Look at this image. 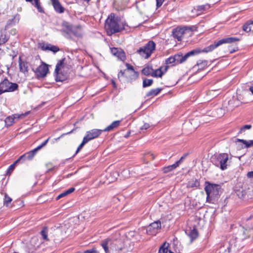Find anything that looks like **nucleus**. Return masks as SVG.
I'll return each instance as SVG.
<instances>
[{
	"instance_id": "obj_8",
	"label": "nucleus",
	"mask_w": 253,
	"mask_h": 253,
	"mask_svg": "<svg viewBox=\"0 0 253 253\" xmlns=\"http://www.w3.org/2000/svg\"><path fill=\"white\" fill-rule=\"evenodd\" d=\"M64 61L65 58L59 60L56 65L54 74L55 77V81L56 82H63L67 79V77L65 75L62 74L61 72H59L64 66Z\"/></svg>"
},
{
	"instance_id": "obj_6",
	"label": "nucleus",
	"mask_w": 253,
	"mask_h": 253,
	"mask_svg": "<svg viewBox=\"0 0 253 253\" xmlns=\"http://www.w3.org/2000/svg\"><path fill=\"white\" fill-rule=\"evenodd\" d=\"M229 155L227 153H221L215 157V160L213 162V164L222 170L227 169L228 165Z\"/></svg>"
},
{
	"instance_id": "obj_34",
	"label": "nucleus",
	"mask_w": 253,
	"mask_h": 253,
	"mask_svg": "<svg viewBox=\"0 0 253 253\" xmlns=\"http://www.w3.org/2000/svg\"><path fill=\"white\" fill-rule=\"evenodd\" d=\"M115 56L117 57L119 59L123 61L126 59L125 52L122 49L119 50L117 54H116Z\"/></svg>"
},
{
	"instance_id": "obj_30",
	"label": "nucleus",
	"mask_w": 253,
	"mask_h": 253,
	"mask_svg": "<svg viewBox=\"0 0 253 253\" xmlns=\"http://www.w3.org/2000/svg\"><path fill=\"white\" fill-rule=\"evenodd\" d=\"M162 90V88L152 89L148 92L146 95L147 97H153L157 95Z\"/></svg>"
},
{
	"instance_id": "obj_37",
	"label": "nucleus",
	"mask_w": 253,
	"mask_h": 253,
	"mask_svg": "<svg viewBox=\"0 0 253 253\" xmlns=\"http://www.w3.org/2000/svg\"><path fill=\"white\" fill-rule=\"evenodd\" d=\"M153 83V80L145 78L143 80L142 86L143 87L150 86Z\"/></svg>"
},
{
	"instance_id": "obj_25",
	"label": "nucleus",
	"mask_w": 253,
	"mask_h": 253,
	"mask_svg": "<svg viewBox=\"0 0 253 253\" xmlns=\"http://www.w3.org/2000/svg\"><path fill=\"white\" fill-rule=\"evenodd\" d=\"M169 244L167 242H164L160 247L158 253H174L169 250Z\"/></svg>"
},
{
	"instance_id": "obj_19",
	"label": "nucleus",
	"mask_w": 253,
	"mask_h": 253,
	"mask_svg": "<svg viewBox=\"0 0 253 253\" xmlns=\"http://www.w3.org/2000/svg\"><path fill=\"white\" fill-rule=\"evenodd\" d=\"M53 7L55 11L58 13H62L65 11V8L62 6L58 0H51Z\"/></svg>"
},
{
	"instance_id": "obj_52",
	"label": "nucleus",
	"mask_w": 253,
	"mask_h": 253,
	"mask_svg": "<svg viewBox=\"0 0 253 253\" xmlns=\"http://www.w3.org/2000/svg\"><path fill=\"white\" fill-rule=\"evenodd\" d=\"M41 149L40 148V147H37L35 149H33L32 150L30 151V152H31L34 156L36 154L37 152L40 150Z\"/></svg>"
},
{
	"instance_id": "obj_46",
	"label": "nucleus",
	"mask_w": 253,
	"mask_h": 253,
	"mask_svg": "<svg viewBox=\"0 0 253 253\" xmlns=\"http://www.w3.org/2000/svg\"><path fill=\"white\" fill-rule=\"evenodd\" d=\"M26 155V157L27 158V160H32L34 157L35 156L30 151L25 153Z\"/></svg>"
},
{
	"instance_id": "obj_26",
	"label": "nucleus",
	"mask_w": 253,
	"mask_h": 253,
	"mask_svg": "<svg viewBox=\"0 0 253 253\" xmlns=\"http://www.w3.org/2000/svg\"><path fill=\"white\" fill-rule=\"evenodd\" d=\"M121 122V120L114 121L111 124L103 129L104 131H110L113 130L115 128L118 127L120 126Z\"/></svg>"
},
{
	"instance_id": "obj_63",
	"label": "nucleus",
	"mask_w": 253,
	"mask_h": 253,
	"mask_svg": "<svg viewBox=\"0 0 253 253\" xmlns=\"http://www.w3.org/2000/svg\"><path fill=\"white\" fill-rule=\"evenodd\" d=\"M37 240H38V239L37 238H33L32 239V240L31 241V243L35 242Z\"/></svg>"
},
{
	"instance_id": "obj_33",
	"label": "nucleus",
	"mask_w": 253,
	"mask_h": 253,
	"mask_svg": "<svg viewBox=\"0 0 253 253\" xmlns=\"http://www.w3.org/2000/svg\"><path fill=\"white\" fill-rule=\"evenodd\" d=\"M207 7L209 8V6L206 5H198L194 8V9L197 11V15H199L206 10Z\"/></svg>"
},
{
	"instance_id": "obj_22",
	"label": "nucleus",
	"mask_w": 253,
	"mask_h": 253,
	"mask_svg": "<svg viewBox=\"0 0 253 253\" xmlns=\"http://www.w3.org/2000/svg\"><path fill=\"white\" fill-rule=\"evenodd\" d=\"M27 2H30L37 8L38 11L42 13H44V9L41 6L40 0H25Z\"/></svg>"
},
{
	"instance_id": "obj_2",
	"label": "nucleus",
	"mask_w": 253,
	"mask_h": 253,
	"mask_svg": "<svg viewBox=\"0 0 253 253\" xmlns=\"http://www.w3.org/2000/svg\"><path fill=\"white\" fill-rule=\"evenodd\" d=\"M205 185L204 189L207 195L206 201L213 203V201L217 199L222 192L221 186L207 181L205 182Z\"/></svg>"
},
{
	"instance_id": "obj_17",
	"label": "nucleus",
	"mask_w": 253,
	"mask_h": 253,
	"mask_svg": "<svg viewBox=\"0 0 253 253\" xmlns=\"http://www.w3.org/2000/svg\"><path fill=\"white\" fill-rule=\"evenodd\" d=\"M71 35L78 38H82L83 36V32L81 25H72Z\"/></svg>"
},
{
	"instance_id": "obj_7",
	"label": "nucleus",
	"mask_w": 253,
	"mask_h": 253,
	"mask_svg": "<svg viewBox=\"0 0 253 253\" xmlns=\"http://www.w3.org/2000/svg\"><path fill=\"white\" fill-rule=\"evenodd\" d=\"M18 85L16 83L10 82L7 79H4L0 83V92L1 94L6 92H13L18 89Z\"/></svg>"
},
{
	"instance_id": "obj_38",
	"label": "nucleus",
	"mask_w": 253,
	"mask_h": 253,
	"mask_svg": "<svg viewBox=\"0 0 253 253\" xmlns=\"http://www.w3.org/2000/svg\"><path fill=\"white\" fill-rule=\"evenodd\" d=\"M235 192L237 196L240 199L244 198L246 194V191L243 189V188H241V189L236 190Z\"/></svg>"
},
{
	"instance_id": "obj_47",
	"label": "nucleus",
	"mask_w": 253,
	"mask_h": 253,
	"mask_svg": "<svg viewBox=\"0 0 253 253\" xmlns=\"http://www.w3.org/2000/svg\"><path fill=\"white\" fill-rule=\"evenodd\" d=\"M16 163H15V162L10 165L7 169V173H10L11 171H12L13 170V169H14L15 168V165Z\"/></svg>"
},
{
	"instance_id": "obj_57",
	"label": "nucleus",
	"mask_w": 253,
	"mask_h": 253,
	"mask_svg": "<svg viewBox=\"0 0 253 253\" xmlns=\"http://www.w3.org/2000/svg\"><path fill=\"white\" fill-rule=\"evenodd\" d=\"M164 0H156V2H157L156 5H157V7H160L162 5V4H163V3L164 2Z\"/></svg>"
},
{
	"instance_id": "obj_20",
	"label": "nucleus",
	"mask_w": 253,
	"mask_h": 253,
	"mask_svg": "<svg viewBox=\"0 0 253 253\" xmlns=\"http://www.w3.org/2000/svg\"><path fill=\"white\" fill-rule=\"evenodd\" d=\"M9 39L6 28L0 29V45L6 42Z\"/></svg>"
},
{
	"instance_id": "obj_31",
	"label": "nucleus",
	"mask_w": 253,
	"mask_h": 253,
	"mask_svg": "<svg viewBox=\"0 0 253 253\" xmlns=\"http://www.w3.org/2000/svg\"><path fill=\"white\" fill-rule=\"evenodd\" d=\"M178 166L177 165V163H175L174 164L169 165L167 167H165L163 168V172L165 173H168L173 169H175Z\"/></svg>"
},
{
	"instance_id": "obj_3",
	"label": "nucleus",
	"mask_w": 253,
	"mask_h": 253,
	"mask_svg": "<svg viewBox=\"0 0 253 253\" xmlns=\"http://www.w3.org/2000/svg\"><path fill=\"white\" fill-rule=\"evenodd\" d=\"M101 246L105 253H120L123 248L121 239L108 238L101 242Z\"/></svg>"
},
{
	"instance_id": "obj_11",
	"label": "nucleus",
	"mask_w": 253,
	"mask_h": 253,
	"mask_svg": "<svg viewBox=\"0 0 253 253\" xmlns=\"http://www.w3.org/2000/svg\"><path fill=\"white\" fill-rule=\"evenodd\" d=\"M63 27L61 30L63 36L67 39L75 41L73 36L71 35L72 25L69 24L67 22H64L62 24Z\"/></svg>"
},
{
	"instance_id": "obj_62",
	"label": "nucleus",
	"mask_w": 253,
	"mask_h": 253,
	"mask_svg": "<svg viewBox=\"0 0 253 253\" xmlns=\"http://www.w3.org/2000/svg\"><path fill=\"white\" fill-rule=\"evenodd\" d=\"M147 157H150V159H151V160H153L155 158L154 156L152 154H149V153L148 154H147Z\"/></svg>"
},
{
	"instance_id": "obj_18",
	"label": "nucleus",
	"mask_w": 253,
	"mask_h": 253,
	"mask_svg": "<svg viewBox=\"0 0 253 253\" xmlns=\"http://www.w3.org/2000/svg\"><path fill=\"white\" fill-rule=\"evenodd\" d=\"M168 68V66H165L164 67L161 66L159 68L156 70L153 69L152 77L161 78L163 75L167 71Z\"/></svg>"
},
{
	"instance_id": "obj_64",
	"label": "nucleus",
	"mask_w": 253,
	"mask_h": 253,
	"mask_svg": "<svg viewBox=\"0 0 253 253\" xmlns=\"http://www.w3.org/2000/svg\"><path fill=\"white\" fill-rule=\"evenodd\" d=\"M250 90L252 92V93L253 94V84L251 85V86L250 87Z\"/></svg>"
},
{
	"instance_id": "obj_13",
	"label": "nucleus",
	"mask_w": 253,
	"mask_h": 253,
	"mask_svg": "<svg viewBox=\"0 0 253 253\" xmlns=\"http://www.w3.org/2000/svg\"><path fill=\"white\" fill-rule=\"evenodd\" d=\"M27 114H28V112L21 114H15L6 117L4 120L5 126H11L14 123L15 120L23 119Z\"/></svg>"
},
{
	"instance_id": "obj_32",
	"label": "nucleus",
	"mask_w": 253,
	"mask_h": 253,
	"mask_svg": "<svg viewBox=\"0 0 253 253\" xmlns=\"http://www.w3.org/2000/svg\"><path fill=\"white\" fill-rule=\"evenodd\" d=\"M40 234L43 240L46 241H48L49 240L48 238V228L47 227H43L42 231L40 232Z\"/></svg>"
},
{
	"instance_id": "obj_45",
	"label": "nucleus",
	"mask_w": 253,
	"mask_h": 253,
	"mask_svg": "<svg viewBox=\"0 0 253 253\" xmlns=\"http://www.w3.org/2000/svg\"><path fill=\"white\" fill-rule=\"evenodd\" d=\"M49 45L50 48L49 50H50L54 53H56L59 50V48L58 47L55 45H52L51 44H49Z\"/></svg>"
},
{
	"instance_id": "obj_14",
	"label": "nucleus",
	"mask_w": 253,
	"mask_h": 253,
	"mask_svg": "<svg viewBox=\"0 0 253 253\" xmlns=\"http://www.w3.org/2000/svg\"><path fill=\"white\" fill-rule=\"evenodd\" d=\"M186 30V28L185 27H177L172 30V36L174 39H176L178 41H181L183 38Z\"/></svg>"
},
{
	"instance_id": "obj_35",
	"label": "nucleus",
	"mask_w": 253,
	"mask_h": 253,
	"mask_svg": "<svg viewBox=\"0 0 253 253\" xmlns=\"http://www.w3.org/2000/svg\"><path fill=\"white\" fill-rule=\"evenodd\" d=\"M201 52V50L199 48H197V49H193V50L186 53L185 54V56H186V59H187V58L188 57H189L190 56H191L192 55H197Z\"/></svg>"
},
{
	"instance_id": "obj_1",
	"label": "nucleus",
	"mask_w": 253,
	"mask_h": 253,
	"mask_svg": "<svg viewBox=\"0 0 253 253\" xmlns=\"http://www.w3.org/2000/svg\"><path fill=\"white\" fill-rule=\"evenodd\" d=\"M105 29L108 36L120 32L125 29V25L121 22L120 18L116 16L113 13H111L106 19Z\"/></svg>"
},
{
	"instance_id": "obj_49",
	"label": "nucleus",
	"mask_w": 253,
	"mask_h": 253,
	"mask_svg": "<svg viewBox=\"0 0 253 253\" xmlns=\"http://www.w3.org/2000/svg\"><path fill=\"white\" fill-rule=\"evenodd\" d=\"M121 48L113 47L111 48V53L112 54L115 56L116 54H117V52L119 51V50H120Z\"/></svg>"
},
{
	"instance_id": "obj_51",
	"label": "nucleus",
	"mask_w": 253,
	"mask_h": 253,
	"mask_svg": "<svg viewBox=\"0 0 253 253\" xmlns=\"http://www.w3.org/2000/svg\"><path fill=\"white\" fill-rule=\"evenodd\" d=\"M75 188L71 187V188L68 189L67 190L65 191V192L66 195H67L69 194H71L73 192H74L75 191Z\"/></svg>"
},
{
	"instance_id": "obj_15",
	"label": "nucleus",
	"mask_w": 253,
	"mask_h": 253,
	"mask_svg": "<svg viewBox=\"0 0 253 253\" xmlns=\"http://www.w3.org/2000/svg\"><path fill=\"white\" fill-rule=\"evenodd\" d=\"M103 131V129H92L87 131L84 137L86 138L89 142L90 140L98 137Z\"/></svg>"
},
{
	"instance_id": "obj_28",
	"label": "nucleus",
	"mask_w": 253,
	"mask_h": 253,
	"mask_svg": "<svg viewBox=\"0 0 253 253\" xmlns=\"http://www.w3.org/2000/svg\"><path fill=\"white\" fill-rule=\"evenodd\" d=\"M174 57L175 61V64H181L187 60L185 55L183 56L182 53H180L175 54Z\"/></svg>"
},
{
	"instance_id": "obj_39",
	"label": "nucleus",
	"mask_w": 253,
	"mask_h": 253,
	"mask_svg": "<svg viewBox=\"0 0 253 253\" xmlns=\"http://www.w3.org/2000/svg\"><path fill=\"white\" fill-rule=\"evenodd\" d=\"M88 142V141H87V140H86V138L84 137L82 142L80 144V145L77 148V150L76 151V153H75V155H76L77 154H78L79 152V151L83 148L84 146L86 143H87Z\"/></svg>"
},
{
	"instance_id": "obj_12",
	"label": "nucleus",
	"mask_w": 253,
	"mask_h": 253,
	"mask_svg": "<svg viewBox=\"0 0 253 253\" xmlns=\"http://www.w3.org/2000/svg\"><path fill=\"white\" fill-rule=\"evenodd\" d=\"M253 230L250 228L245 229L243 227H240L238 229L236 238L240 240H244L250 237L253 234Z\"/></svg>"
},
{
	"instance_id": "obj_9",
	"label": "nucleus",
	"mask_w": 253,
	"mask_h": 253,
	"mask_svg": "<svg viewBox=\"0 0 253 253\" xmlns=\"http://www.w3.org/2000/svg\"><path fill=\"white\" fill-rule=\"evenodd\" d=\"M48 66L46 63L42 62L35 71H34L38 79L45 77L48 72Z\"/></svg>"
},
{
	"instance_id": "obj_58",
	"label": "nucleus",
	"mask_w": 253,
	"mask_h": 253,
	"mask_svg": "<svg viewBox=\"0 0 253 253\" xmlns=\"http://www.w3.org/2000/svg\"><path fill=\"white\" fill-rule=\"evenodd\" d=\"M42 50H49V48H50V45L49 44L47 45H46V46H44V45H43L42 47Z\"/></svg>"
},
{
	"instance_id": "obj_48",
	"label": "nucleus",
	"mask_w": 253,
	"mask_h": 253,
	"mask_svg": "<svg viewBox=\"0 0 253 253\" xmlns=\"http://www.w3.org/2000/svg\"><path fill=\"white\" fill-rule=\"evenodd\" d=\"M187 154H184L181 158L180 159L176 161L175 163H177V165L179 166V165L182 162L183 160L186 157V156H187Z\"/></svg>"
},
{
	"instance_id": "obj_21",
	"label": "nucleus",
	"mask_w": 253,
	"mask_h": 253,
	"mask_svg": "<svg viewBox=\"0 0 253 253\" xmlns=\"http://www.w3.org/2000/svg\"><path fill=\"white\" fill-rule=\"evenodd\" d=\"M236 145H239L240 143H242L244 145V146L242 145L240 148H249L253 146V140L250 141H246L241 139H236L235 140Z\"/></svg>"
},
{
	"instance_id": "obj_5",
	"label": "nucleus",
	"mask_w": 253,
	"mask_h": 253,
	"mask_svg": "<svg viewBox=\"0 0 253 253\" xmlns=\"http://www.w3.org/2000/svg\"><path fill=\"white\" fill-rule=\"evenodd\" d=\"M155 48V43L153 41H150L144 46L138 49L137 52L145 59H148Z\"/></svg>"
},
{
	"instance_id": "obj_29",
	"label": "nucleus",
	"mask_w": 253,
	"mask_h": 253,
	"mask_svg": "<svg viewBox=\"0 0 253 253\" xmlns=\"http://www.w3.org/2000/svg\"><path fill=\"white\" fill-rule=\"evenodd\" d=\"M153 69L152 66L148 65L141 70V73L146 76H152Z\"/></svg>"
},
{
	"instance_id": "obj_41",
	"label": "nucleus",
	"mask_w": 253,
	"mask_h": 253,
	"mask_svg": "<svg viewBox=\"0 0 253 253\" xmlns=\"http://www.w3.org/2000/svg\"><path fill=\"white\" fill-rule=\"evenodd\" d=\"M138 76L139 73L136 71H134V72H133V74L129 77V80L130 82H132L136 80L138 78Z\"/></svg>"
},
{
	"instance_id": "obj_61",
	"label": "nucleus",
	"mask_w": 253,
	"mask_h": 253,
	"mask_svg": "<svg viewBox=\"0 0 253 253\" xmlns=\"http://www.w3.org/2000/svg\"><path fill=\"white\" fill-rule=\"evenodd\" d=\"M73 130H72L71 131L68 132H67L66 133H63L60 137H59L58 138V139H60L61 137H63V136L66 135V134H70L72 132H73Z\"/></svg>"
},
{
	"instance_id": "obj_23",
	"label": "nucleus",
	"mask_w": 253,
	"mask_h": 253,
	"mask_svg": "<svg viewBox=\"0 0 253 253\" xmlns=\"http://www.w3.org/2000/svg\"><path fill=\"white\" fill-rule=\"evenodd\" d=\"M242 29L244 31L249 33L253 32V21L249 20L247 21L242 26Z\"/></svg>"
},
{
	"instance_id": "obj_55",
	"label": "nucleus",
	"mask_w": 253,
	"mask_h": 253,
	"mask_svg": "<svg viewBox=\"0 0 253 253\" xmlns=\"http://www.w3.org/2000/svg\"><path fill=\"white\" fill-rule=\"evenodd\" d=\"M125 72H126V70H121L118 74V78H120L121 77H124L125 76Z\"/></svg>"
},
{
	"instance_id": "obj_53",
	"label": "nucleus",
	"mask_w": 253,
	"mask_h": 253,
	"mask_svg": "<svg viewBox=\"0 0 253 253\" xmlns=\"http://www.w3.org/2000/svg\"><path fill=\"white\" fill-rule=\"evenodd\" d=\"M49 138H50V137L47 138L44 142H43L40 145L38 146V147H40V148L41 149L43 147L45 146L46 145V144L47 143V142H48Z\"/></svg>"
},
{
	"instance_id": "obj_60",
	"label": "nucleus",
	"mask_w": 253,
	"mask_h": 253,
	"mask_svg": "<svg viewBox=\"0 0 253 253\" xmlns=\"http://www.w3.org/2000/svg\"><path fill=\"white\" fill-rule=\"evenodd\" d=\"M247 176L249 178H253V171H251L248 172Z\"/></svg>"
},
{
	"instance_id": "obj_44",
	"label": "nucleus",
	"mask_w": 253,
	"mask_h": 253,
	"mask_svg": "<svg viewBox=\"0 0 253 253\" xmlns=\"http://www.w3.org/2000/svg\"><path fill=\"white\" fill-rule=\"evenodd\" d=\"M252 126L251 125H246L243 126L241 128L239 132V133H242L243 131H244L246 129H250L252 128Z\"/></svg>"
},
{
	"instance_id": "obj_42",
	"label": "nucleus",
	"mask_w": 253,
	"mask_h": 253,
	"mask_svg": "<svg viewBox=\"0 0 253 253\" xmlns=\"http://www.w3.org/2000/svg\"><path fill=\"white\" fill-rule=\"evenodd\" d=\"M165 63L166 64H170L172 63L175 64V59L173 56H171L169 58L166 59Z\"/></svg>"
},
{
	"instance_id": "obj_4",
	"label": "nucleus",
	"mask_w": 253,
	"mask_h": 253,
	"mask_svg": "<svg viewBox=\"0 0 253 253\" xmlns=\"http://www.w3.org/2000/svg\"><path fill=\"white\" fill-rule=\"evenodd\" d=\"M239 39L235 37H228L215 41L213 43L207 46L201 50V52L208 53L213 51L215 48L223 43H233L239 41Z\"/></svg>"
},
{
	"instance_id": "obj_16",
	"label": "nucleus",
	"mask_w": 253,
	"mask_h": 253,
	"mask_svg": "<svg viewBox=\"0 0 253 253\" xmlns=\"http://www.w3.org/2000/svg\"><path fill=\"white\" fill-rule=\"evenodd\" d=\"M19 67L20 72L26 74L29 71V63L26 60H23L21 57L19 56L18 59Z\"/></svg>"
},
{
	"instance_id": "obj_27",
	"label": "nucleus",
	"mask_w": 253,
	"mask_h": 253,
	"mask_svg": "<svg viewBox=\"0 0 253 253\" xmlns=\"http://www.w3.org/2000/svg\"><path fill=\"white\" fill-rule=\"evenodd\" d=\"M200 185V181L197 179H192L189 181L187 184V188H199Z\"/></svg>"
},
{
	"instance_id": "obj_24",
	"label": "nucleus",
	"mask_w": 253,
	"mask_h": 253,
	"mask_svg": "<svg viewBox=\"0 0 253 253\" xmlns=\"http://www.w3.org/2000/svg\"><path fill=\"white\" fill-rule=\"evenodd\" d=\"M186 234L190 238L191 241L196 239L198 236V231L196 228L190 229L185 231Z\"/></svg>"
},
{
	"instance_id": "obj_43",
	"label": "nucleus",
	"mask_w": 253,
	"mask_h": 253,
	"mask_svg": "<svg viewBox=\"0 0 253 253\" xmlns=\"http://www.w3.org/2000/svg\"><path fill=\"white\" fill-rule=\"evenodd\" d=\"M26 160H27V158L26 157V155L25 153L24 154L21 156L16 161H15V163H23Z\"/></svg>"
},
{
	"instance_id": "obj_54",
	"label": "nucleus",
	"mask_w": 253,
	"mask_h": 253,
	"mask_svg": "<svg viewBox=\"0 0 253 253\" xmlns=\"http://www.w3.org/2000/svg\"><path fill=\"white\" fill-rule=\"evenodd\" d=\"M126 66L128 70H130L132 71L133 72H134V71H135L132 65H131L130 64H129L128 63H126Z\"/></svg>"
},
{
	"instance_id": "obj_50",
	"label": "nucleus",
	"mask_w": 253,
	"mask_h": 253,
	"mask_svg": "<svg viewBox=\"0 0 253 253\" xmlns=\"http://www.w3.org/2000/svg\"><path fill=\"white\" fill-rule=\"evenodd\" d=\"M150 126V125L147 123H145L141 127L140 129L141 130L145 129L146 130L148 128H149Z\"/></svg>"
},
{
	"instance_id": "obj_36",
	"label": "nucleus",
	"mask_w": 253,
	"mask_h": 253,
	"mask_svg": "<svg viewBox=\"0 0 253 253\" xmlns=\"http://www.w3.org/2000/svg\"><path fill=\"white\" fill-rule=\"evenodd\" d=\"M208 61L206 60H199L196 65L201 68H204L208 66Z\"/></svg>"
},
{
	"instance_id": "obj_10",
	"label": "nucleus",
	"mask_w": 253,
	"mask_h": 253,
	"mask_svg": "<svg viewBox=\"0 0 253 253\" xmlns=\"http://www.w3.org/2000/svg\"><path fill=\"white\" fill-rule=\"evenodd\" d=\"M161 228V223L160 220H157L151 223L146 229V232L151 235H155Z\"/></svg>"
},
{
	"instance_id": "obj_40",
	"label": "nucleus",
	"mask_w": 253,
	"mask_h": 253,
	"mask_svg": "<svg viewBox=\"0 0 253 253\" xmlns=\"http://www.w3.org/2000/svg\"><path fill=\"white\" fill-rule=\"evenodd\" d=\"M12 199L10 197H9L7 194L5 193L3 201L4 205H5L6 207H8L9 203H10Z\"/></svg>"
},
{
	"instance_id": "obj_56",
	"label": "nucleus",
	"mask_w": 253,
	"mask_h": 253,
	"mask_svg": "<svg viewBox=\"0 0 253 253\" xmlns=\"http://www.w3.org/2000/svg\"><path fill=\"white\" fill-rule=\"evenodd\" d=\"M67 196L65 191L61 194H60L56 198V200H58L59 199H60V198H62V197H64L65 196Z\"/></svg>"
},
{
	"instance_id": "obj_59",
	"label": "nucleus",
	"mask_w": 253,
	"mask_h": 253,
	"mask_svg": "<svg viewBox=\"0 0 253 253\" xmlns=\"http://www.w3.org/2000/svg\"><path fill=\"white\" fill-rule=\"evenodd\" d=\"M86 253H98L95 249H92L91 250H87Z\"/></svg>"
}]
</instances>
